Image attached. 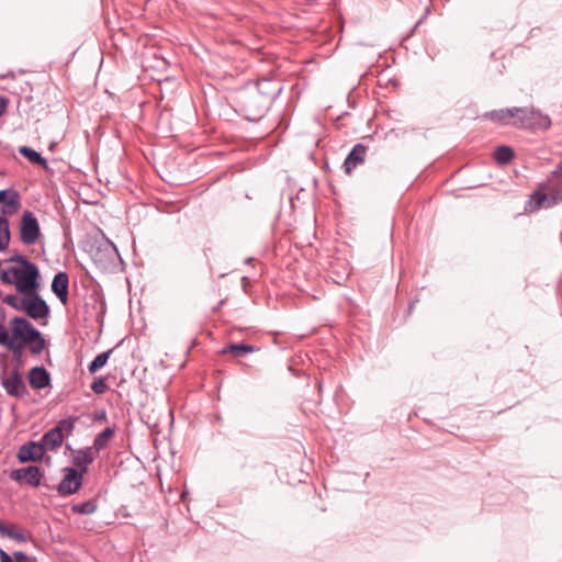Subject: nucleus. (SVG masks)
Masks as SVG:
<instances>
[{"label": "nucleus", "instance_id": "obj_1", "mask_svg": "<svg viewBox=\"0 0 562 562\" xmlns=\"http://www.w3.org/2000/svg\"><path fill=\"white\" fill-rule=\"evenodd\" d=\"M281 88L269 79L250 82L237 91L235 102L249 121L261 119Z\"/></svg>", "mask_w": 562, "mask_h": 562}, {"label": "nucleus", "instance_id": "obj_2", "mask_svg": "<svg viewBox=\"0 0 562 562\" xmlns=\"http://www.w3.org/2000/svg\"><path fill=\"white\" fill-rule=\"evenodd\" d=\"M488 116L504 125L530 130H548L551 125L549 116L528 108H512L493 111Z\"/></svg>", "mask_w": 562, "mask_h": 562}, {"label": "nucleus", "instance_id": "obj_3", "mask_svg": "<svg viewBox=\"0 0 562 562\" xmlns=\"http://www.w3.org/2000/svg\"><path fill=\"white\" fill-rule=\"evenodd\" d=\"M11 271L16 291L25 294L21 300V308L30 318L35 319V263L11 267Z\"/></svg>", "mask_w": 562, "mask_h": 562}, {"label": "nucleus", "instance_id": "obj_4", "mask_svg": "<svg viewBox=\"0 0 562 562\" xmlns=\"http://www.w3.org/2000/svg\"><path fill=\"white\" fill-rule=\"evenodd\" d=\"M562 202V161L551 172L547 182L531 195L532 209L551 207Z\"/></svg>", "mask_w": 562, "mask_h": 562}, {"label": "nucleus", "instance_id": "obj_5", "mask_svg": "<svg viewBox=\"0 0 562 562\" xmlns=\"http://www.w3.org/2000/svg\"><path fill=\"white\" fill-rule=\"evenodd\" d=\"M12 336H9V349L19 359L26 342L35 341V328L24 318L15 316L11 321Z\"/></svg>", "mask_w": 562, "mask_h": 562}, {"label": "nucleus", "instance_id": "obj_6", "mask_svg": "<svg viewBox=\"0 0 562 562\" xmlns=\"http://www.w3.org/2000/svg\"><path fill=\"white\" fill-rule=\"evenodd\" d=\"M65 475L58 484V492L63 495L76 493L82 485L83 474L75 468H66Z\"/></svg>", "mask_w": 562, "mask_h": 562}, {"label": "nucleus", "instance_id": "obj_7", "mask_svg": "<svg viewBox=\"0 0 562 562\" xmlns=\"http://www.w3.org/2000/svg\"><path fill=\"white\" fill-rule=\"evenodd\" d=\"M64 437L56 427L47 431L41 442H37V461L47 449H55L63 443Z\"/></svg>", "mask_w": 562, "mask_h": 562}, {"label": "nucleus", "instance_id": "obj_8", "mask_svg": "<svg viewBox=\"0 0 562 562\" xmlns=\"http://www.w3.org/2000/svg\"><path fill=\"white\" fill-rule=\"evenodd\" d=\"M98 453L95 449L87 447L83 449L75 450L72 453V463L79 472L82 474L87 472L88 465L93 462Z\"/></svg>", "mask_w": 562, "mask_h": 562}, {"label": "nucleus", "instance_id": "obj_9", "mask_svg": "<svg viewBox=\"0 0 562 562\" xmlns=\"http://www.w3.org/2000/svg\"><path fill=\"white\" fill-rule=\"evenodd\" d=\"M0 203L3 204L2 215H12L20 209L19 193L13 189L0 190Z\"/></svg>", "mask_w": 562, "mask_h": 562}, {"label": "nucleus", "instance_id": "obj_10", "mask_svg": "<svg viewBox=\"0 0 562 562\" xmlns=\"http://www.w3.org/2000/svg\"><path fill=\"white\" fill-rule=\"evenodd\" d=\"M21 240L24 244H35V214L25 211L21 221Z\"/></svg>", "mask_w": 562, "mask_h": 562}, {"label": "nucleus", "instance_id": "obj_11", "mask_svg": "<svg viewBox=\"0 0 562 562\" xmlns=\"http://www.w3.org/2000/svg\"><path fill=\"white\" fill-rule=\"evenodd\" d=\"M367 154V147L362 144H357L352 147L350 153L345 159L344 168L346 173H351V171L360 164L364 162Z\"/></svg>", "mask_w": 562, "mask_h": 562}, {"label": "nucleus", "instance_id": "obj_12", "mask_svg": "<svg viewBox=\"0 0 562 562\" xmlns=\"http://www.w3.org/2000/svg\"><path fill=\"white\" fill-rule=\"evenodd\" d=\"M69 278L66 272H58L52 282V291L66 305L68 302Z\"/></svg>", "mask_w": 562, "mask_h": 562}, {"label": "nucleus", "instance_id": "obj_13", "mask_svg": "<svg viewBox=\"0 0 562 562\" xmlns=\"http://www.w3.org/2000/svg\"><path fill=\"white\" fill-rule=\"evenodd\" d=\"M9 477L20 485L26 484L30 486H35V465L12 470L9 473Z\"/></svg>", "mask_w": 562, "mask_h": 562}, {"label": "nucleus", "instance_id": "obj_14", "mask_svg": "<svg viewBox=\"0 0 562 562\" xmlns=\"http://www.w3.org/2000/svg\"><path fill=\"white\" fill-rule=\"evenodd\" d=\"M2 386L12 396H20L25 390V385L16 370L9 378L2 379Z\"/></svg>", "mask_w": 562, "mask_h": 562}, {"label": "nucleus", "instance_id": "obj_15", "mask_svg": "<svg viewBox=\"0 0 562 562\" xmlns=\"http://www.w3.org/2000/svg\"><path fill=\"white\" fill-rule=\"evenodd\" d=\"M16 458L21 463L35 462V440L30 439L19 449Z\"/></svg>", "mask_w": 562, "mask_h": 562}, {"label": "nucleus", "instance_id": "obj_16", "mask_svg": "<svg viewBox=\"0 0 562 562\" xmlns=\"http://www.w3.org/2000/svg\"><path fill=\"white\" fill-rule=\"evenodd\" d=\"M114 434V429L111 427H106L94 438L93 445L91 448L95 449V452L99 453L109 442Z\"/></svg>", "mask_w": 562, "mask_h": 562}, {"label": "nucleus", "instance_id": "obj_17", "mask_svg": "<svg viewBox=\"0 0 562 562\" xmlns=\"http://www.w3.org/2000/svg\"><path fill=\"white\" fill-rule=\"evenodd\" d=\"M98 508V504L95 499H88L82 503L74 504L71 506V512L78 515H91Z\"/></svg>", "mask_w": 562, "mask_h": 562}, {"label": "nucleus", "instance_id": "obj_18", "mask_svg": "<svg viewBox=\"0 0 562 562\" xmlns=\"http://www.w3.org/2000/svg\"><path fill=\"white\" fill-rule=\"evenodd\" d=\"M10 243L9 221L5 216H0V251L4 250Z\"/></svg>", "mask_w": 562, "mask_h": 562}, {"label": "nucleus", "instance_id": "obj_19", "mask_svg": "<svg viewBox=\"0 0 562 562\" xmlns=\"http://www.w3.org/2000/svg\"><path fill=\"white\" fill-rule=\"evenodd\" d=\"M257 348L251 345H244V344H231L222 349V353L232 352L236 356H240L243 353H250L256 351Z\"/></svg>", "mask_w": 562, "mask_h": 562}, {"label": "nucleus", "instance_id": "obj_20", "mask_svg": "<svg viewBox=\"0 0 562 562\" xmlns=\"http://www.w3.org/2000/svg\"><path fill=\"white\" fill-rule=\"evenodd\" d=\"M78 419H79V417H75V416L67 417V418L59 420L55 427L57 429H59V432L63 435V437L69 436L74 431Z\"/></svg>", "mask_w": 562, "mask_h": 562}, {"label": "nucleus", "instance_id": "obj_21", "mask_svg": "<svg viewBox=\"0 0 562 562\" xmlns=\"http://www.w3.org/2000/svg\"><path fill=\"white\" fill-rule=\"evenodd\" d=\"M513 157L514 150L508 146H499L494 151V158L501 165L508 164Z\"/></svg>", "mask_w": 562, "mask_h": 562}, {"label": "nucleus", "instance_id": "obj_22", "mask_svg": "<svg viewBox=\"0 0 562 562\" xmlns=\"http://www.w3.org/2000/svg\"><path fill=\"white\" fill-rule=\"evenodd\" d=\"M112 352V349L108 350V351H104V352H101L99 353L89 364L88 367V370L89 372L92 374V373H95L98 370H100L101 368H103L108 360H109V357Z\"/></svg>", "mask_w": 562, "mask_h": 562}, {"label": "nucleus", "instance_id": "obj_23", "mask_svg": "<svg viewBox=\"0 0 562 562\" xmlns=\"http://www.w3.org/2000/svg\"><path fill=\"white\" fill-rule=\"evenodd\" d=\"M50 384V376L43 367H37V390L44 389Z\"/></svg>", "mask_w": 562, "mask_h": 562}, {"label": "nucleus", "instance_id": "obj_24", "mask_svg": "<svg viewBox=\"0 0 562 562\" xmlns=\"http://www.w3.org/2000/svg\"><path fill=\"white\" fill-rule=\"evenodd\" d=\"M91 390L95 394H103V393H105V391L108 390V384L105 382V379L101 378V376L94 379V381L91 383Z\"/></svg>", "mask_w": 562, "mask_h": 562}, {"label": "nucleus", "instance_id": "obj_25", "mask_svg": "<svg viewBox=\"0 0 562 562\" xmlns=\"http://www.w3.org/2000/svg\"><path fill=\"white\" fill-rule=\"evenodd\" d=\"M49 314V306L46 301L37 295V319L47 317Z\"/></svg>", "mask_w": 562, "mask_h": 562}, {"label": "nucleus", "instance_id": "obj_26", "mask_svg": "<svg viewBox=\"0 0 562 562\" xmlns=\"http://www.w3.org/2000/svg\"><path fill=\"white\" fill-rule=\"evenodd\" d=\"M19 153L27 158L30 162L35 164V149L27 146H21L19 147Z\"/></svg>", "mask_w": 562, "mask_h": 562}, {"label": "nucleus", "instance_id": "obj_27", "mask_svg": "<svg viewBox=\"0 0 562 562\" xmlns=\"http://www.w3.org/2000/svg\"><path fill=\"white\" fill-rule=\"evenodd\" d=\"M16 528L14 525H5L0 520V535L2 537L11 538Z\"/></svg>", "mask_w": 562, "mask_h": 562}, {"label": "nucleus", "instance_id": "obj_28", "mask_svg": "<svg viewBox=\"0 0 562 562\" xmlns=\"http://www.w3.org/2000/svg\"><path fill=\"white\" fill-rule=\"evenodd\" d=\"M0 279L3 283L13 284V271H11V268L3 269L0 273Z\"/></svg>", "mask_w": 562, "mask_h": 562}, {"label": "nucleus", "instance_id": "obj_29", "mask_svg": "<svg viewBox=\"0 0 562 562\" xmlns=\"http://www.w3.org/2000/svg\"><path fill=\"white\" fill-rule=\"evenodd\" d=\"M8 262H16V263H20L21 266H26L27 263H32L30 260H27L24 256L22 255H13L11 256L8 260Z\"/></svg>", "mask_w": 562, "mask_h": 562}, {"label": "nucleus", "instance_id": "obj_30", "mask_svg": "<svg viewBox=\"0 0 562 562\" xmlns=\"http://www.w3.org/2000/svg\"><path fill=\"white\" fill-rule=\"evenodd\" d=\"M0 345H4L9 348V331L2 324H0Z\"/></svg>", "mask_w": 562, "mask_h": 562}, {"label": "nucleus", "instance_id": "obj_31", "mask_svg": "<svg viewBox=\"0 0 562 562\" xmlns=\"http://www.w3.org/2000/svg\"><path fill=\"white\" fill-rule=\"evenodd\" d=\"M3 302L7 303L8 305L12 306V307H20L21 308V304L19 305V299L16 295H13V294H9L7 295L4 299H3Z\"/></svg>", "mask_w": 562, "mask_h": 562}, {"label": "nucleus", "instance_id": "obj_32", "mask_svg": "<svg viewBox=\"0 0 562 562\" xmlns=\"http://www.w3.org/2000/svg\"><path fill=\"white\" fill-rule=\"evenodd\" d=\"M27 382L32 389H35V367L31 368L27 372Z\"/></svg>", "mask_w": 562, "mask_h": 562}, {"label": "nucleus", "instance_id": "obj_33", "mask_svg": "<svg viewBox=\"0 0 562 562\" xmlns=\"http://www.w3.org/2000/svg\"><path fill=\"white\" fill-rule=\"evenodd\" d=\"M11 539H14L19 542H25L26 536L16 529L15 532L12 535Z\"/></svg>", "mask_w": 562, "mask_h": 562}, {"label": "nucleus", "instance_id": "obj_34", "mask_svg": "<svg viewBox=\"0 0 562 562\" xmlns=\"http://www.w3.org/2000/svg\"><path fill=\"white\" fill-rule=\"evenodd\" d=\"M45 347V339L41 335V333L37 330V355L44 349Z\"/></svg>", "mask_w": 562, "mask_h": 562}, {"label": "nucleus", "instance_id": "obj_35", "mask_svg": "<svg viewBox=\"0 0 562 562\" xmlns=\"http://www.w3.org/2000/svg\"><path fill=\"white\" fill-rule=\"evenodd\" d=\"M37 165L43 166L46 170H50L47 158H44L40 153H37Z\"/></svg>", "mask_w": 562, "mask_h": 562}, {"label": "nucleus", "instance_id": "obj_36", "mask_svg": "<svg viewBox=\"0 0 562 562\" xmlns=\"http://www.w3.org/2000/svg\"><path fill=\"white\" fill-rule=\"evenodd\" d=\"M9 100L5 97H0V116L5 112Z\"/></svg>", "mask_w": 562, "mask_h": 562}, {"label": "nucleus", "instance_id": "obj_37", "mask_svg": "<svg viewBox=\"0 0 562 562\" xmlns=\"http://www.w3.org/2000/svg\"><path fill=\"white\" fill-rule=\"evenodd\" d=\"M13 555H14L15 562H23V561L27 560L26 553H24L22 551H16L13 553Z\"/></svg>", "mask_w": 562, "mask_h": 562}, {"label": "nucleus", "instance_id": "obj_38", "mask_svg": "<svg viewBox=\"0 0 562 562\" xmlns=\"http://www.w3.org/2000/svg\"><path fill=\"white\" fill-rule=\"evenodd\" d=\"M12 560L9 553H7L3 549H0V562H7Z\"/></svg>", "mask_w": 562, "mask_h": 562}, {"label": "nucleus", "instance_id": "obj_39", "mask_svg": "<svg viewBox=\"0 0 562 562\" xmlns=\"http://www.w3.org/2000/svg\"><path fill=\"white\" fill-rule=\"evenodd\" d=\"M106 250L110 252V256L117 255V249L112 243H108Z\"/></svg>", "mask_w": 562, "mask_h": 562}, {"label": "nucleus", "instance_id": "obj_40", "mask_svg": "<svg viewBox=\"0 0 562 562\" xmlns=\"http://www.w3.org/2000/svg\"><path fill=\"white\" fill-rule=\"evenodd\" d=\"M56 145H57V143H56V142H50V143H49V147H48V148H49V150H54V148H55V146H56Z\"/></svg>", "mask_w": 562, "mask_h": 562}, {"label": "nucleus", "instance_id": "obj_41", "mask_svg": "<svg viewBox=\"0 0 562 562\" xmlns=\"http://www.w3.org/2000/svg\"><path fill=\"white\" fill-rule=\"evenodd\" d=\"M29 348L32 353H35V346H30Z\"/></svg>", "mask_w": 562, "mask_h": 562}, {"label": "nucleus", "instance_id": "obj_42", "mask_svg": "<svg viewBox=\"0 0 562 562\" xmlns=\"http://www.w3.org/2000/svg\"><path fill=\"white\" fill-rule=\"evenodd\" d=\"M36 232H37V239L40 238V227L37 226L36 228Z\"/></svg>", "mask_w": 562, "mask_h": 562}, {"label": "nucleus", "instance_id": "obj_43", "mask_svg": "<svg viewBox=\"0 0 562 562\" xmlns=\"http://www.w3.org/2000/svg\"><path fill=\"white\" fill-rule=\"evenodd\" d=\"M250 261H252V258H247V259H246V262H247V263H250Z\"/></svg>", "mask_w": 562, "mask_h": 562}, {"label": "nucleus", "instance_id": "obj_44", "mask_svg": "<svg viewBox=\"0 0 562 562\" xmlns=\"http://www.w3.org/2000/svg\"><path fill=\"white\" fill-rule=\"evenodd\" d=\"M0 314L3 317V308L2 307H0Z\"/></svg>", "mask_w": 562, "mask_h": 562}, {"label": "nucleus", "instance_id": "obj_45", "mask_svg": "<svg viewBox=\"0 0 562 562\" xmlns=\"http://www.w3.org/2000/svg\"><path fill=\"white\" fill-rule=\"evenodd\" d=\"M105 417V413L103 412L102 415H99V418Z\"/></svg>", "mask_w": 562, "mask_h": 562}, {"label": "nucleus", "instance_id": "obj_46", "mask_svg": "<svg viewBox=\"0 0 562 562\" xmlns=\"http://www.w3.org/2000/svg\"><path fill=\"white\" fill-rule=\"evenodd\" d=\"M105 417V413L103 412L102 415H99V418Z\"/></svg>", "mask_w": 562, "mask_h": 562}, {"label": "nucleus", "instance_id": "obj_47", "mask_svg": "<svg viewBox=\"0 0 562 562\" xmlns=\"http://www.w3.org/2000/svg\"><path fill=\"white\" fill-rule=\"evenodd\" d=\"M36 483H37V485L40 484V477L38 476H37Z\"/></svg>", "mask_w": 562, "mask_h": 562}]
</instances>
